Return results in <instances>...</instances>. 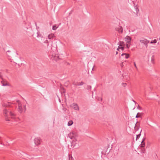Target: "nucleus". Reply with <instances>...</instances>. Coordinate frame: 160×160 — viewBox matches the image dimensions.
I'll return each mask as SVG.
<instances>
[{"label": "nucleus", "instance_id": "f257e3e1", "mask_svg": "<svg viewBox=\"0 0 160 160\" xmlns=\"http://www.w3.org/2000/svg\"><path fill=\"white\" fill-rule=\"evenodd\" d=\"M38 41L40 43L44 42L47 44V46H49V43H50V41H48L43 36L41 37H40L38 38Z\"/></svg>", "mask_w": 160, "mask_h": 160}, {"label": "nucleus", "instance_id": "f03ea898", "mask_svg": "<svg viewBox=\"0 0 160 160\" xmlns=\"http://www.w3.org/2000/svg\"><path fill=\"white\" fill-rule=\"evenodd\" d=\"M68 137L70 139H72V140L73 139H75V140H77L76 138V137H77V135L74 132H72L70 133L69 134H68Z\"/></svg>", "mask_w": 160, "mask_h": 160}, {"label": "nucleus", "instance_id": "7ed1b4c3", "mask_svg": "<svg viewBox=\"0 0 160 160\" xmlns=\"http://www.w3.org/2000/svg\"><path fill=\"white\" fill-rule=\"evenodd\" d=\"M0 78L2 79V81H1V82L2 84V86H9V83H6V84H4V82H6L7 80L3 78H2V75L0 74Z\"/></svg>", "mask_w": 160, "mask_h": 160}, {"label": "nucleus", "instance_id": "20e7f679", "mask_svg": "<svg viewBox=\"0 0 160 160\" xmlns=\"http://www.w3.org/2000/svg\"><path fill=\"white\" fill-rule=\"evenodd\" d=\"M140 42L142 43H143L146 46V48H147L148 46V44L149 43V41L147 40V39H142L140 40Z\"/></svg>", "mask_w": 160, "mask_h": 160}, {"label": "nucleus", "instance_id": "39448f33", "mask_svg": "<svg viewBox=\"0 0 160 160\" xmlns=\"http://www.w3.org/2000/svg\"><path fill=\"white\" fill-rule=\"evenodd\" d=\"M8 110L6 108H4L3 109V114L4 116L6 117L5 119L7 121H10V119L6 118L8 116Z\"/></svg>", "mask_w": 160, "mask_h": 160}, {"label": "nucleus", "instance_id": "423d86ee", "mask_svg": "<svg viewBox=\"0 0 160 160\" xmlns=\"http://www.w3.org/2000/svg\"><path fill=\"white\" fill-rule=\"evenodd\" d=\"M116 30L118 31L120 34L122 33L123 32V28L121 26H118L115 28Z\"/></svg>", "mask_w": 160, "mask_h": 160}, {"label": "nucleus", "instance_id": "0eeeda50", "mask_svg": "<svg viewBox=\"0 0 160 160\" xmlns=\"http://www.w3.org/2000/svg\"><path fill=\"white\" fill-rule=\"evenodd\" d=\"M72 142H71V146H73V147H76V148H78L79 147V145L78 144L77 145V143L76 142L77 140H75V139H73Z\"/></svg>", "mask_w": 160, "mask_h": 160}, {"label": "nucleus", "instance_id": "6e6552de", "mask_svg": "<svg viewBox=\"0 0 160 160\" xmlns=\"http://www.w3.org/2000/svg\"><path fill=\"white\" fill-rule=\"evenodd\" d=\"M34 142L35 144L38 145L40 143V139L38 138H35L34 139Z\"/></svg>", "mask_w": 160, "mask_h": 160}, {"label": "nucleus", "instance_id": "1a4fd4ad", "mask_svg": "<svg viewBox=\"0 0 160 160\" xmlns=\"http://www.w3.org/2000/svg\"><path fill=\"white\" fill-rule=\"evenodd\" d=\"M131 38L128 36H127L125 38V41L128 43H129L131 42Z\"/></svg>", "mask_w": 160, "mask_h": 160}, {"label": "nucleus", "instance_id": "9d476101", "mask_svg": "<svg viewBox=\"0 0 160 160\" xmlns=\"http://www.w3.org/2000/svg\"><path fill=\"white\" fill-rule=\"evenodd\" d=\"M140 127V123L139 122H137L135 124L134 129L136 131H138Z\"/></svg>", "mask_w": 160, "mask_h": 160}, {"label": "nucleus", "instance_id": "9b49d317", "mask_svg": "<svg viewBox=\"0 0 160 160\" xmlns=\"http://www.w3.org/2000/svg\"><path fill=\"white\" fill-rule=\"evenodd\" d=\"M72 107L75 110L78 111L79 110V107L77 104L73 103Z\"/></svg>", "mask_w": 160, "mask_h": 160}, {"label": "nucleus", "instance_id": "f8f14e48", "mask_svg": "<svg viewBox=\"0 0 160 160\" xmlns=\"http://www.w3.org/2000/svg\"><path fill=\"white\" fill-rule=\"evenodd\" d=\"M53 57V59H54L56 61H57V60H58L60 59L59 56L58 55H55L54 56L53 55L52 57Z\"/></svg>", "mask_w": 160, "mask_h": 160}, {"label": "nucleus", "instance_id": "ddd939ff", "mask_svg": "<svg viewBox=\"0 0 160 160\" xmlns=\"http://www.w3.org/2000/svg\"><path fill=\"white\" fill-rule=\"evenodd\" d=\"M18 112L20 113H21L22 112V107L21 106L19 105L18 106Z\"/></svg>", "mask_w": 160, "mask_h": 160}, {"label": "nucleus", "instance_id": "4468645a", "mask_svg": "<svg viewBox=\"0 0 160 160\" xmlns=\"http://www.w3.org/2000/svg\"><path fill=\"white\" fill-rule=\"evenodd\" d=\"M9 114L10 116H11L12 118H14L15 117V114L12 112H11L10 111L9 112Z\"/></svg>", "mask_w": 160, "mask_h": 160}, {"label": "nucleus", "instance_id": "2eb2a0df", "mask_svg": "<svg viewBox=\"0 0 160 160\" xmlns=\"http://www.w3.org/2000/svg\"><path fill=\"white\" fill-rule=\"evenodd\" d=\"M124 55H125V58L126 59H127L129 58V55L128 54H127V53H123L122 54L121 56H123Z\"/></svg>", "mask_w": 160, "mask_h": 160}, {"label": "nucleus", "instance_id": "dca6fc26", "mask_svg": "<svg viewBox=\"0 0 160 160\" xmlns=\"http://www.w3.org/2000/svg\"><path fill=\"white\" fill-rule=\"evenodd\" d=\"M54 36L53 34H49L48 36V38L49 39H51L52 38H53Z\"/></svg>", "mask_w": 160, "mask_h": 160}, {"label": "nucleus", "instance_id": "f3484780", "mask_svg": "<svg viewBox=\"0 0 160 160\" xmlns=\"http://www.w3.org/2000/svg\"><path fill=\"white\" fill-rule=\"evenodd\" d=\"M142 129L141 130L140 133L139 134L136 135V140L137 141L139 138H140V136L141 135V133L142 131Z\"/></svg>", "mask_w": 160, "mask_h": 160}, {"label": "nucleus", "instance_id": "a211bd4d", "mask_svg": "<svg viewBox=\"0 0 160 160\" xmlns=\"http://www.w3.org/2000/svg\"><path fill=\"white\" fill-rule=\"evenodd\" d=\"M73 122L72 120H70L68 122V126H70L73 124Z\"/></svg>", "mask_w": 160, "mask_h": 160}, {"label": "nucleus", "instance_id": "6ab92c4d", "mask_svg": "<svg viewBox=\"0 0 160 160\" xmlns=\"http://www.w3.org/2000/svg\"><path fill=\"white\" fill-rule=\"evenodd\" d=\"M60 89L63 93H64L65 92V89L62 86H60Z\"/></svg>", "mask_w": 160, "mask_h": 160}, {"label": "nucleus", "instance_id": "aec40b11", "mask_svg": "<svg viewBox=\"0 0 160 160\" xmlns=\"http://www.w3.org/2000/svg\"><path fill=\"white\" fill-rule=\"evenodd\" d=\"M37 38H38V39L40 38V37H41L42 36V35L39 32H37Z\"/></svg>", "mask_w": 160, "mask_h": 160}, {"label": "nucleus", "instance_id": "412c9836", "mask_svg": "<svg viewBox=\"0 0 160 160\" xmlns=\"http://www.w3.org/2000/svg\"><path fill=\"white\" fill-rule=\"evenodd\" d=\"M157 40L156 39H154L153 40H152L150 42V43L151 44H153V43H157Z\"/></svg>", "mask_w": 160, "mask_h": 160}, {"label": "nucleus", "instance_id": "4be33fe9", "mask_svg": "<svg viewBox=\"0 0 160 160\" xmlns=\"http://www.w3.org/2000/svg\"><path fill=\"white\" fill-rule=\"evenodd\" d=\"M120 46L121 47L120 49H121L122 51L124 49V47L123 46V45H122L121 44V43L120 44H119Z\"/></svg>", "mask_w": 160, "mask_h": 160}, {"label": "nucleus", "instance_id": "5701e85b", "mask_svg": "<svg viewBox=\"0 0 160 160\" xmlns=\"http://www.w3.org/2000/svg\"><path fill=\"white\" fill-rule=\"evenodd\" d=\"M145 146V143H143L139 145V146L140 148H144Z\"/></svg>", "mask_w": 160, "mask_h": 160}, {"label": "nucleus", "instance_id": "b1692460", "mask_svg": "<svg viewBox=\"0 0 160 160\" xmlns=\"http://www.w3.org/2000/svg\"><path fill=\"white\" fill-rule=\"evenodd\" d=\"M92 87L90 85H88L87 86V89L88 90H90L91 89Z\"/></svg>", "mask_w": 160, "mask_h": 160}, {"label": "nucleus", "instance_id": "393cba45", "mask_svg": "<svg viewBox=\"0 0 160 160\" xmlns=\"http://www.w3.org/2000/svg\"><path fill=\"white\" fill-rule=\"evenodd\" d=\"M84 83L83 82H81L78 83L77 86H81L84 84Z\"/></svg>", "mask_w": 160, "mask_h": 160}, {"label": "nucleus", "instance_id": "a878e982", "mask_svg": "<svg viewBox=\"0 0 160 160\" xmlns=\"http://www.w3.org/2000/svg\"><path fill=\"white\" fill-rule=\"evenodd\" d=\"M57 28H58V27H57L56 25H54L52 27V29L53 30H56Z\"/></svg>", "mask_w": 160, "mask_h": 160}, {"label": "nucleus", "instance_id": "bb28decb", "mask_svg": "<svg viewBox=\"0 0 160 160\" xmlns=\"http://www.w3.org/2000/svg\"><path fill=\"white\" fill-rule=\"evenodd\" d=\"M154 56L152 55L151 57V62L152 63H154Z\"/></svg>", "mask_w": 160, "mask_h": 160}, {"label": "nucleus", "instance_id": "cd10ccee", "mask_svg": "<svg viewBox=\"0 0 160 160\" xmlns=\"http://www.w3.org/2000/svg\"><path fill=\"white\" fill-rule=\"evenodd\" d=\"M2 106L6 108L8 107V105L7 104L4 103L2 104Z\"/></svg>", "mask_w": 160, "mask_h": 160}, {"label": "nucleus", "instance_id": "c85d7f7f", "mask_svg": "<svg viewBox=\"0 0 160 160\" xmlns=\"http://www.w3.org/2000/svg\"><path fill=\"white\" fill-rule=\"evenodd\" d=\"M140 114V113L138 112L136 116V118H137L140 117V116L139 115Z\"/></svg>", "mask_w": 160, "mask_h": 160}, {"label": "nucleus", "instance_id": "c756f323", "mask_svg": "<svg viewBox=\"0 0 160 160\" xmlns=\"http://www.w3.org/2000/svg\"><path fill=\"white\" fill-rule=\"evenodd\" d=\"M69 160H73V158L72 156H70V155H69Z\"/></svg>", "mask_w": 160, "mask_h": 160}, {"label": "nucleus", "instance_id": "7c9ffc66", "mask_svg": "<svg viewBox=\"0 0 160 160\" xmlns=\"http://www.w3.org/2000/svg\"><path fill=\"white\" fill-rule=\"evenodd\" d=\"M141 150H142V153H145V150L144 148H142L141 149Z\"/></svg>", "mask_w": 160, "mask_h": 160}, {"label": "nucleus", "instance_id": "2f4dec72", "mask_svg": "<svg viewBox=\"0 0 160 160\" xmlns=\"http://www.w3.org/2000/svg\"><path fill=\"white\" fill-rule=\"evenodd\" d=\"M78 83L77 82H73V84L74 85H78Z\"/></svg>", "mask_w": 160, "mask_h": 160}, {"label": "nucleus", "instance_id": "473e14b6", "mask_svg": "<svg viewBox=\"0 0 160 160\" xmlns=\"http://www.w3.org/2000/svg\"><path fill=\"white\" fill-rule=\"evenodd\" d=\"M137 108L139 109H142V108L140 107L139 105H138V107Z\"/></svg>", "mask_w": 160, "mask_h": 160}, {"label": "nucleus", "instance_id": "72a5a7b5", "mask_svg": "<svg viewBox=\"0 0 160 160\" xmlns=\"http://www.w3.org/2000/svg\"><path fill=\"white\" fill-rule=\"evenodd\" d=\"M126 46L128 48H129L130 47V45H129V44H127Z\"/></svg>", "mask_w": 160, "mask_h": 160}, {"label": "nucleus", "instance_id": "f704fd0d", "mask_svg": "<svg viewBox=\"0 0 160 160\" xmlns=\"http://www.w3.org/2000/svg\"><path fill=\"white\" fill-rule=\"evenodd\" d=\"M122 84H123V87H125L126 85V83H122Z\"/></svg>", "mask_w": 160, "mask_h": 160}, {"label": "nucleus", "instance_id": "c9c22d12", "mask_svg": "<svg viewBox=\"0 0 160 160\" xmlns=\"http://www.w3.org/2000/svg\"><path fill=\"white\" fill-rule=\"evenodd\" d=\"M1 137H0V144H2V143L1 141Z\"/></svg>", "mask_w": 160, "mask_h": 160}, {"label": "nucleus", "instance_id": "e433bc0d", "mask_svg": "<svg viewBox=\"0 0 160 160\" xmlns=\"http://www.w3.org/2000/svg\"><path fill=\"white\" fill-rule=\"evenodd\" d=\"M121 44H122H122H123V43H124V42H123L120 41V44L121 43Z\"/></svg>", "mask_w": 160, "mask_h": 160}, {"label": "nucleus", "instance_id": "4c0bfd02", "mask_svg": "<svg viewBox=\"0 0 160 160\" xmlns=\"http://www.w3.org/2000/svg\"><path fill=\"white\" fill-rule=\"evenodd\" d=\"M145 139H146L145 138H143L142 139V141H143L144 142L145 140Z\"/></svg>", "mask_w": 160, "mask_h": 160}, {"label": "nucleus", "instance_id": "58836bf2", "mask_svg": "<svg viewBox=\"0 0 160 160\" xmlns=\"http://www.w3.org/2000/svg\"><path fill=\"white\" fill-rule=\"evenodd\" d=\"M134 66L135 67V68H137V66L136 65V63H135V62H134Z\"/></svg>", "mask_w": 160, "mask_h": 160}, {"label": "nucleus", "instance_id": "ea45409f", "mask_svg": "<svg viewBox=\"0 0 160 160\" xmlns=\"http://www.w3.org/2000/svg\"><path fill=\"white\" fill-rule=\"evenodd\" d=\"M24 109H25V110H26V105H24Z\"/></svg>", "mask_w": 160, "mask_h": 160}, {"label": "nucleus", "instance_id": "a19ab883", "mask_svg": "<svg viewBox=\"0 0 160 160\" xmlns=\"http://www.w3.org/2000/svg\"><path fill=\"white\" fill-rule=\"evenodd\" d=\"M145 143L143 141H142V142H141V144H142V143Z\"/></svg>", "mask_w": 160, "mask_h": 160}, {"label": "nucleus", "instance_id": "79ce46f5", "mask_svg": "<svg viewBox=\"0 0 160 160\" xmlns=\"http://www.w3.org/2000/svg\"><path fill=\"white\" fill-rule=\"evenodd\" d=\"M10 52V50H8L7 52L8 53V52Z\"/></svg>", "mask_w": 160, "mask_h": 160}, {"label": "nucleus", "instance_id": "37998d69", "mask_svg": "<svg viewBox=\"0 0 160 160\" xmlns=\"http://www.w3.org/2000/svg\"><path fill=\"white\" fill-rule=\"evenodd\" d=\"M120 48H121V47L119 45V46L118 47V48H119V49H120Z\"/></svg>", "mask_w": 160, "mask_h": 160}, {"label": "nucleus", "instance_id": "c03bdc74", "mask_svg": "<svg viewBox=\"0 0 160 160\" xmlns=\"http://www.w3.org/2000/svg\"><path fill=\"white\" fill-rule=\"evenodd\" d=\"M117 50H118V51H119V48H117Z\"/></svg>", "mask_w": 160, "mask_h": 160}, {"label": "nucleus", "instance_id": "a18cd8bd", "mask_svg": "<svg viewBox=\"0 0 160 160\" xmlns=\"http://www.w3.org/2000/svg\"><path fill=\"white\" fill-rule=\"evenodd\" d=\"M118 53V52H116V54H117Z\"/></svg>", "mask_w": 160, "mask_h": 160}, {"label": "nucleus", "instance_id": "49530a36", "mask_svg": "<svg viewBox=\"0 0 160 160\" xmlns=\"http://www.w3.org/2000/svg\"><path fill=\"white\" fill-rule=\"evenodd\" d=\"M160 104V100H159L158 102Z\"/></svg>", "mask_w": 160, "mask_h": 160}, {"label": "nucleus", "instance_id": "de8ad7c7", "mask_svg": "<svg viewBox=\"0 0 160 160\" xmlns=\"http://www.w3.org/2000/svg\"><path fill=\"white\" fill-rule=\"evenodd\" d=\"M7 83H8V82H7ZM6 82H4V84H6Z\"/></svg>", "mask_w": 160, "mask_h": 160}, {"label": "nucleus", "instance_id": "09e8293b", "mask_svg": "<svg viewBox=\"0 0 160 160\" xmlns=\"http://www.w3.org/2000/svg\"><path fill=\"white\" fill-rule=\"evenodd\" d=\"M100 100H101V101H102V98H100Z\"/></svg>", "mask_w": 160, "mask_h": 160}, {"label": "nucleus", "instance_id": "8fccbe9b", "mask_svg": "<svg viewBox=\"0 0 160 160\" xmlns=\"http://www.w3.org/2000/svg\"><path fill=\"white\" fill-rule=\"evenodd\" d=\"M133 101L135 103H136L135 102L134 100H133Z\"/></svg>", "mask_w": 160, "mask_h": 160}, {"label": "nucleus", "instance_id": "3c124183", "mask_svg": "<svg viewBox=\"0 0 160 160\" xmlns=\"http://www.w3.org/2000/svg\"><path fill=\"white\" fill-rule=\"evenodd\" d=\"M7 55L9 57V55H8V54H7Z\"/></svg>", "mask_w": 160, "mask_h": 160}, {"label": "nucleus", "instance_id": "603ef678", "mask_svg": "<svg viewBox=\"0 0 160 160\" xmlns=\"http://www.w3.org/2000/svg\"><path fill=\"white\" fill-rule=\"evenodd\" d=\"M136 12H137V9L136 10Z\"/></svg>", "mask_w": 160, "mask_h": 160}, {"label": "nucleus", "instance_id": "864d4df0", "mask_svg": "<svg viewBox=\"0 0 160 160\" xmlns=\"http://www.w3.org/2000/svg\"><path fill=\"white\" fill-rule=\"evenodd\" d=\"M18 55V53H16Z\"/></svg>", "mask_w": 160, "mask_h": 160}]
</instances>
